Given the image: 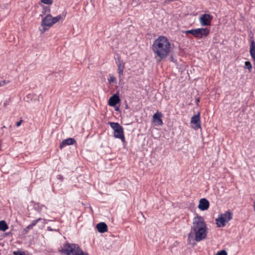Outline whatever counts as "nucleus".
I'll use <instances>...</instances> for the list:
<instances>
[{"instance_id":"nucleus-24","label":"nucleus","mask_w":255,"mask_h":255,"mask_svg":"<svg viewBox=\"0 0 255 255\" xmlns=\"http://www.w3.org/2000/svg\"><path fill=\"white\" fill-rule=\"evenodd\" d=\"M216 255H228L227 253L225 250H222L218 252Z\"/></svg>"},{"instance_id":"nucleus-15","label":"nucleus","mask_w":255,"mask_h":255,"mask_svg":"<svg viewBox=\"0 0 255 255\" xmlns=\"http://www.w3.org/2000/svg\"><path fill=\"white\" fill-rule=\"evenodd\" d=\"M250 53L252 58L255 62V42L254 40H252L251 42Z\"/></svg>"},{"instance_id":"nucleus-20","label":"nucleus","mask_w":255,"mask_h":255,"mask_svg":"<svg viewBox=\"0 0 255 255\" xmlns=\"http://www.w3.org/2000/svg\"><path fill=\"white\" fill-rule=\"evenodd\" d=\"M50 11V7L48 6H44L43 7V9L42 11V14H46V15L47 14H49V12Z\"/></svg>"},{"instance_id":"nucleus-6","label":"nucleus","mask_w":255,"mask_h":255,"mask_svg":"<svg viewBox=\"0 0 255 255\" xmlns=\"http://www.w3.org/2000/svg\"><path fill=\"white\" fill-rule=\"evenodd\" d=\"M212 16L208 14H204L199 18V21L202 26H205L210 25Z\"/></svg>"},{"instance_id":"nucleus-10","label":"nucleus","mask_w":255,"mask_h":255,"mask_svg":"<svg viewBox=\"0 0 255 255\" xmlns=\"http://www.w3.org/2000/svg\"><path fill=\"white\" fill-rule=\"evenodd\" d=\"M162 114L160 112L155 113L153 116L152 121L155 126H162L163 122L161 119Z\"/></svg>"},{"instance_id":"nucleus-1","label":"nucleus","mask_w":255,"mask_h":255,"mask_svg":"<svg viewBox=\"0 0 255 255\" xmlns=\"http://www.w3.org/2000/svg\"><path fill=\"white\" fill-rule=\"evenodd\" d=\"M207 225L203 217L196 216L193 219L190 232L188 235V240L190 241L194 238L197 242L205 240L207 236Z\"/></svg>"},{"instance_id":"nucleus-18","label":"nucleus","mask_w":255,"mask_h":255,"mask_svg":"<svg viewBox=\"0 0 255 255\" xmlns=\"http://www.w3.org/2000/svg\"><path fill=\"white\" fill-rule=\"evenodd\" d=\"M41 220V218H38L37 220H33L31 224L29 225L28 226H27L26 229H25L24 231L26 232V233H27L28 232V230H30V229H32L33 227L34 226H35L37 223V222Z\"/></svg>"},{"instance_id":"nucleus-17","label":"nucleus","mask_w":255,"mask_h":255,"mask_svg":"<svg viewBox=\"0 0 255 255\" xmlns=\"http://www.w3.org/2000/svg\"><path fill=\"white\" fill-rule=\"evenodd\" d=\"M216 222L218 227H223L225 226L226 222L220 215L216 219Z\"/></svg>"},{"instance_id":"nucleus-23","label":"nucleus","mask_w":255,"mask_h":255,"mask_svg":"<svg viewBox=\"0 0 255 255\" xmlns=\"http://www.w3.org/2000/svg\"><path fill=\"white\" fill-rule=\"evenodd\" d=\"M116 78L112 74L109 75V78L108 79V81L110 83H116Z\"/></svg>"},{"instance_id":"nucleus-28","label":"nucleus","mask_w":255,"mask_h":255,"mask_svg":"<svg viewBox=\"0 0 255 255\" xmlns=\"http://www.w3.org/2000/svg\"><path fill=\"white\" fill-rule=\"evenodd\" d=\"M22 121H23L22 120H20L19 122H17V123H16V126L17 127H19V126H20V125H21V123L22 122Z\"/></svg>"},{"instance_id":"nucleus-21","label":"nucleus","mask_w":255,"mask_h":255,"mask_svg":"<svg viewBox=\"0 0 255 255\" xmlns=\"http://www.w3.org/2000/svg\"><path fill=\"white\" fill-rule=\"evenodd\" d=\"M245 68L248 69L250 71H251L252 69V65L250 61H246Z\"/></svg>"},{"instance_id":"nucleus-9","label":"nucleus","mask_w":255,"mask_h":255,"mask_svg":"<svg viewBox=\"0 0 255 255\" xmlns=\"http://www.w3.org/2000/svg\"><path fill=\"white\" fill-rule=\"evenodd\" d=\"M191 124L193 125L192 127L195 129H197L201 128L200 118L199 114L194 116L191 120Z\"/></svg>"},{"instance_id":"nucleus-8","label":"nucleus","mask_w":255,"mask_h":255,"mask_svg":"<svg viewBox=\"0 0 255 255\" xmlns=\"http://www.w3.org/2000/svg\"><path fill=\"white\" fill-rule=\"evenodd\" d=\"M210 32V30L208 28H197L196 29L195 37L202 38L206 37Z\"/></svg>"},{"instance_id":"nucleus-34","label":"nucleus","mask_w":255,"mask_h":255,"mask_svg":"<svg viewBox=\"0 0 255 255\" xmlns=\"http://www.w3.org/2000/svg\"><path fill=\"white\" fill-rule=\"evenodd\" d=\"M2 128H5V127L4 126H3V127H2Z\"/></svg>"},{"instance_id":"nucleus-13","label":"nucleus","mask_w":255,"mask_h":255,"mask_svg":"<svg viewBox=\"0 0 255 255\" xmlns=\"http://www.w3.org/2000/svg\"><path fill=\"white\" fill-rule=\"evenodd\" d=\"M75 142L74 138H69L63 140L60 145V148H62L63 147L66 145H72Z\"/></svg>"},{"instance_id":"nucleus-4","label":"nucleus","mask_w":255,"mask_h":255,"mask_svg":"<svg viewBox=\"0 0 255 255\" xmlns=\"http://www.w3.org/2000/svg\"><path fill=\"white\" fill-rule=\"evenodd\" d=\"M61 19H63V18L61 15H58L55 17H53L50 14H47L42 19L41 21V25L43 27V30L42 32H44L46 30L44 27L46 26L48 27H50Z\"/></svg>"},{"instance_id":"nucleus-2","label":"nucleus","mask_w":255,"mask_h":255,"mask_svg":"<svg viewBox=\"0 0 255 255\" xmlns=\"http://www.w3.org/2000/svg\"><path fill=\"white\" fill-rule=\"evenodd\" d=\"M152 49L157 62H159L169 55L171 50V44L166 37L160 36L154 41Z\"/></svg>"},{"instance_id":"nucleus-19","label":"nucleus","mask_w":255,"mask_h":255,"mask_svg":"<svg viewBox=\"0 0 255 255\" xmlns=\"http://www.w3.org/2000/svg\"><path fill=\"white\" fill-rule=\"evenodd\" d=\"M8 228V225L6 222L4 221H0V230L3 232L5 231Z\"/></svg>"},{"instance_id":"nucleus-3","label":"nucleus","mask_w":255,"mask_h":255,"mask_svg":"<svg viewBox=\"0 0 255 255\" xmlns=\"http://www.w3.org/2000/svg\"><path fill=\"white\" fill-rule=\"evenodd\" d=\"M82 250L77 244L66 243L63 245L61 252L66 255H79Z\"/></svg>"},{"instance_id":"nucleus-27","label":"nucleus","mask_w":255,"mask_h":255,"mask_svg":"<svg viewBox=\"0 0 255 255\" xmlns=\"http://www.w3.org/2000/svg\"><path fill=\"white\" fill-rule=\"evenodd\" d=\"M13 254L14 255H25L24 252H14Z\"/></svg>"},{"instance_id":"nucleus-32","label":"nucleus","mask_w":255,"mask_h":255,"mask_svg":"<svg viewBox=\"0 0 255 255\" xmlns=\"http://www.w3.org/2000/svg\"><path fill=\"white\" fill-rule=\"evenodd\" d=\"M48 229H49V230H50V231H51V228H49V227H48Z\"/></svg>"},{"instance_id":"nucleus-29","label":"nucleus","mask_w":255,"mask_h":255,"mask_svg":"<svg viewBox=\"0 0 255 255\" xmlns=\"http://www.w3.org/2000/svg\"><path fill=\"white\" fill-rule=\"evenodd\" d=\"M79 255H89L87 253L84 252L82 251V253H81Z\"/></svg>"},{"instance_id":"nucleus-33","label":"nucleus","mask_w":255,"mask_h":255,"mask_svg":"<svg viewBox=\"0 0 255 255\" xmlns=\"http://www.w3.org/2000/svg\"><path fill=\"white\" fill-rule=\"evenodd\" d=\"M119 110L118 108H116V110Z\"/></svg>"},{"instance_id":"nucleus-7","label":"nucleus","mask_w":255,"mask_h":255,"mask_svg":"<svg viewBox=\"0 0 255 255\" xmlns=\"http://www.w3.org/2000/svg\"><path fill=\"white\" fill-rule=\"evenodd\" d=\"M118 66V73L119 74V78L120 81H122L124 79V69L125 68V63L119 59L117 61Z\"/></svg>"},{"instance_id":"nucleus-31","label":"nucleus","mask_w":255,"mask_h":255,"mask_svg":"<svg viewBox=\"0 0 255 255\" xmlns=\"http://www.w3.org/2000/svg\"><path fill=\"white\" fill-rule=\"evenodd\" d=\"M48 229H49V230H50V231H51V228H49V227H48Z\"/></svg>"},{"instance_id":"nucleus-16","label":"nucleus","mask_w":255,"mask_h":255,"mask_svg":"<svg viewBox=\"0 0 255 255\" xmlns=\"http://www.w3.org/2000/svg\"><path fill=\"white\" fill-rule=\"evenodd\" d=\"M224 219L225 222H228L232 218V215L229 211H226L224 214L220 215Z\"/></svg>"},{"instance_id":"nucleus-22","label":"nucleus","mask_w":255,"mask_h":255,"mask_svg":"<svg viewBox=\"0 0 255 255\" xmlns=\"http://www.w3.org/2000/svg\"><path fill=\"white\" fill-rule=\"evenodd\" d=\"M184 32L186 34H191L195 37L196 29L186 30Z\"/></svg>"},{"instance_id":"nucleus-30","label":"nucleus","mask_w":255,"mask_h":255,"mask_svg":"<svg viewBox=\"0 0 255 255\" xmlns=\"http://www.w3.org/2000/svg\"><path fill=\"white\" fill-rule=\"evenodd\" d=\"M48 229H49V230H50V231H51V228H49V227H48Z\"/></svg>"},{"instance_id":"nucleus-14","label":"nucleus","mask_w":255,"mask_h":255,"mask_svg":"<svg viewBox=\"0 0 255 255\" xmlns=\"http://www.w3.org/2000/svg\"><path fill=\"white\" fill-rule=\"evenodd\" d=\"M98 231L101 233H105L108 230V227L106 223L101 222L98 224L96 226Z\"/></svg>"},{"instance_id":"nucleus-12","label":"nucleus","mask_w":255,"mask_h":255,"mask_svg":"<svg viewBox=\"0 0 255 255\" xmlns=\"http://www.w3.org/2000/svg\"><path fill=\"white\" fill-rule=\"evenodd\" d=\"M120 102V99L119 96L115 94L109 99L108 104L111 107H115Z\"/></svg>"},{"instance_id":"nucleus-11","label":"nucleus","mask_w":255,"mask_h":255,"mask_svg":"<svg viewBox=\"0 0 255 255\" xmlns=\"http://www.w3.org/2000/svg\"><path fill=\"white\" fill-rule=\"evenodd\" d=\"M209 207V202L205 198H202L199 201L198 208L202 211L206 210Z\"/></svg>"},{"instance_id":"nucleus-5","label":"nucleus","mask_w":255,"mask_h":255,"mask_svg":"<svg viewBox=\"0 0 255 255\" xmlns=\"http://www.w3.org/2000/svg\"><path fill=\"white\" fill-rule=\"evenodd\" d=\"M111 127L114 130V136L115 138L120 139L123 142H126L124 128L118 123L110 122Z\"/></svg>"},{"instance_id":"nucleus-26","label":"nucleus","mask_w":255,"mask_h":255,"mask_svg":"<svg viewBox=\"0 0 255 255\" xmlns=\"http://www.w3.org/2000/svg\"><path fill=\"white\" fill-rule=\"evenodd\" d=\"M9 83L8 81L2 80L0 81V87L3 86Z\"/></svg>"},{"instance_id":"nucleus-25","label":"nucleus","mask_w":255,"mask_h":255,"mask_svg":"<svg viewBox=\"0 0 255 255\" xmlns=\"http://www.w3.org/2000/svg\"><path fill=\"white\" fill-rule=\"evenodd\" d=\"M41 1L46 4H51L52 3V0H41Z\"/></svg>"}]
</instances>
